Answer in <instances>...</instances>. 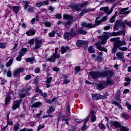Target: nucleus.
I'll list each match as a JSON object with an SVG mask.
<instances>
[{"instance_id":"f257e3e1","label":"nucleus","mask_w":131,"mask_h":131,"mask_svg":"<svg viewBox=\"0 0 131 131\" xmlns=\"http://www.w3.org/2000/svg\"><path fill=\"white\" fill-rule=\"evenodd\" d=\"M123 34V32L119 31V32H113V33L111 32H105L104 33L103 35L99 36V38L101 39V45H105L106 42H107V39L110 37V36H117L118 35H121V34Z\"/></svg>"},{"instance_id":"f03ea898","label":"nucleus","mask_w":131,"mask_h":131,"mask_svg":"<svg viewBox=\"0 0 131 131\" xmlns=\"http://www.w3.org/2000/svg\"><path fill=\"white\" fill-rule=\"evenodd\" d=\"M99 19H101V16H97L96 17L95 22L96 24H93L92 23H82V27L84 28H94L98 26V25H100L101 23L103 22H105V21H107V16H103L101 20H99Z\"/></svg>"},{"instance_id":"7ed1b4c3","label":"nucleus","mask_w":131,"mask_h":131,"mask_svg":"<svg viewBox=\"0 0 131 131\" xmlns=\"http://www.w3.org/2000/svg\"><path fill=\"white\" fill-rule=\"evenodd\" d=\"M28 43H29L31 47L34 45L33 47L34 50H38V49H40L42 45V40L38 38H32L29 40Z\"/></svg>"},{"instance_id":"20e7f679","label":"nucleus","mask_w":131,"mask_h":131,"mask_svg":"<svg viewBox=\"0 0 131 131\" xmlns=\"http://www.w3.org/2000/svg\"><path fill=\"white\" fill-rule=\"evenodd\" d=\"M92 122H95L96 120H97V118L96 117V112L94 110H92L90 112L89 117H87L86 119L85 120L83 126L81 128L82 130H85L88 128V126L85 125V123L89 121V119H90Z\"/></svg>"},{"instance_id":"39448f33","label":"nucleus","mask_w":131,"mask_h":131,"mask_svg":"<svg viewBox=\"0 0 131 131\" xmlns=\"http://www.w3.org/2000/svg\"><path fill=\"white\" fill-rule=\"evenodd\" d=\"M117 42L115 45L116 48H118L120 51H122L123 52H125L127 50V47H121V46H126V42L125 40H121L120 38L117 37Z\"/></svg>"},{"instance_id":"423d86ee","label":"nucleus","mask_w":131,"mask_h":131,"mask_svg":"<svg viewBox=\"0 0 131 131\" xmlns=\"http://www.w3.org/2000/svg\"><path fill=\"white\" fill-rule=\"evenodd\" d=\"M112 76H113V72L111 70L105 71L103 77H106V85L110 84V85H112L113 84V81L111 79Z\"/></svg>"},{"instance_id":"0eeeda50","label":"nucleus","mask_w":131,"mask_h":131,"mask_svg":"<svg viewBox=\"0 0 131 131\" xmlns=\"http://www.w3.org/2000/svg\"><path fill=\"white\" fill-rule=\"evenodd\" d=\"M63 17L64 19H66V20H70L67 21L65 25V27L67 29H69V27H70V25H71V23H72V22L76 21V18L73 17V16H71V15L64 14Z\"/></svg>"},{"instance_id":"6e6552de","label":"nucleus","mask_w":131,"mask_h":131,"mask_svg":"<svg viewBox=\"0 0 131 131\" xmlns=\"http://www.w3.org/2000/svg\"><path fill=\"white\" fill-rule=\"evenodd\" d=\"M105 74V71L103 72L97 71H91L89 72V75L93 79H98L100 77H104Z\"/></svg>"},{"instance_id":"1a4fd4ad","label":"nucleus","mask_w":131,"mask_h":131,"mask_svg":"<svg viewBox=\"0 0 131 131\" xmlns=\"http://www.w3.org/2000/svg\"><path fill=\"white\" fill-rule=\"evenodd\" d=\"M76 34V32L74 29H71V31L70 33L67 32L64 34L63 37L64 39H67V40H69L70 39H71L74 35Z\"/></svg>"},{"instance_id":"9d476101","label":"nucleus","mask_w":131,"mask_h":131,"mask_svg":"<svg viewBox=\"0 0 131 131\" xmlns=\"http://www.w3.org/2000/svg\"><path fill=\"white\" fill-rule=\"evenodd\" d=\"M58 48H55V53H53V55L49 58L48 59L47 61L49 62H55L56 59L60 58V55L58 54Z\"/></svg>"},{"instance_id":"9b49d317","label":"nucleus","mask_w":131,"mask_h":131,"mask_svg":"<svg viewBox=\"0 0 131 131\" xmlns=\"http://www.w3.org/2000/svg\"><path fill=\"white\" fill-rule=\"evenodd\" d=\"M116 56H117L118 60H120V61H121L123 63L125 62V59H124V52L122 51L117 52L116 53Z\"/></svg>"},{"instance_id":"f8f14e48","label":"nucleus","mask_w":131,"mask_h":131,"mask_svg":"<svg viewBox=\"0 0 131 131\" xmlns=\"http://www.w3.org/2000/svg\"><path fill=\"white\" fill-rule=\"evenodd\" d=\"M122 27H125V25L123 22H120L119 20H117L114 26V30H118V28H120Z\"/></svg>"},{"instance_id":"ddd939ff","label":"nucleus","mask_w":131,"mask_h":131,"mask_svg":"<svg viewBox=\"0 0 131 131\" xmlns=\"http://www.w3.org/2000/svg\"><path fill=\"white\" fill-rule=\"evenodd\" d=\"M77 47H81L83 46V48L85 49L87 47L89 46V42L88 41H84L83 40H79L76 42Z\"/></svg>"},{"instance_id":"4468645a","label":"nucleus","mask_w":131,"mask_h":131,"mask_svg":"<svg viewBox=\"0 0 131 131\" xmlns=\"http://www.w3.org/2000/svg\"><path fill=\"white\" fill-rule=\"evenodd\" d=\"M110 124V126L112 127V128H118L121 126V124H120V122L116 121H111Z\"/></svg>"},{"instance_id":"2eb2a0df","label":"nucleus","mask_w":131,"mask_h":131,"mask_svg":"<svg viewBox=\"0 0 131 131\" xmlns=\"http://www.w3.org/2000/svg\"><path fill=\"white\" fill-rule=\"evenodd\" d=\"M95 85H96L97 89L101 91V90H104L107 84L106 82H101L100 83H95Z\"/></svg>"},{"instance_id":"dca6fc26","label":"nucleus","mask_w":131,"mask_h":131,"mask_svg":"<svg viewBox=\"0 0 131 131\" xmlns=\"http://www.w3.org/2000/svg\"><path fill=\"white\" fill-rule=\"evenodd\" d=\"M24 71L25 70L23 68L17 69L13 71V74L14 77H19V76H20V73H21V72H24Z\"/></svg>"},{"instance_id":"f3484780","label":"nucleus","mask_w":131,"mask_h":131,"mask_svg":"<svg viewBox=\"0 0 131 131\" xmlns=\"http://www.w3.org/2000/svg\"><path fill=\"white\" fill-rule=\"evenodd\" d=\"M22 101V99L19 100H16L13 102V105L12 106L13 110H16V109H18L20 107V104H21V102Z\"/></svg>"},{"instance_id":"a211bd4d","label":"nucleus","mask_w":131,"mask_h":131,"mask_svg":"<svg viewBox=\"0 0 131 131\" xmlns=\"http://www.w3.org/2000/svg\"><path fill=\"white\" fill-rule=\"evenodd\" d=\"M110 41H112V42H113V41L115 42V43L114 44V47L112 49V52L113 54H115V53H116V52L117 51V49H118V48H117L115 46V45H116V43H117V41H118L117 37L111 38L110 39Z\"/></svg>"},{"instance_id":"6ab92c4d","label":"nucleus","mask_w":131,"mask_h":131,"mask_svg":"<svg viewBox=\"0 0 131 131\" xmlns=\"http://www.w3.org/2000/svg\"><path fill=\"white\" fill-rule=\"evenodd\" d=\"M128 10V9L127 8L121 9L119 11V14L120 15H125V16H127L130 12V11H127Z\"/></svg>"},{"instance_id":"aec40b11","label":"nucleus","mask_w":131,"mask_h":131,"mask_svg":"<svg viewBox=\"0 0 131 131\" xmlns=\"http://www.w3.org/2000/svg\"><path fill=\"white\" fill-rule=\"evenodd\" d=\"M35 33H36V31H35L34 29H30L26 32V34L28 36H32V35H34Z\"/></svg>"},{"instance_id":"412c9836","label":"nucleus","mask_w":131,"mask_h":131,"mask_svg":"<svg viewBox=\"0 0 131 131\" xmlns=\"http://www.w3.org/2000/svg\"><path fill=\"white\" fill-rule=\"evenodd\" d=\"M103 96L100 94H92V99L94 100H101V99H103Z\"/></svg>"},{"instance_id":"4be33fe9","label":"nucleus","mask_w":131,"mask_h":131,"mask_svg":"<svg viewBox=\"0 0 131 131\" xmlns=\"http://www.w3.org/2000/svg\"><path fill=\"white\" fill-rule=\"evenodd\" d=\"M61 79L64 84H67L70 82V79H69V78L66 76H62Z\"/></svg>"},{"instance_id":"5701e85b","label":"nucleus","mask_w":131,"mask_h":131,"mask_svg":"<svg viewBox=\"0 0 131 131\" xmlns=\"http://www.w3.org/2000/svg\"><path fill=\"white\" fill-rule=\"evenodd\" d=\"M96 46H97L98 50H99V51H101V52H107V49L106 48L102 47V46H101V43L100 42H97L96 43Z\"/></svg>"},{"instance_id":"b1692460","label":"nucleus","mask_w":131,"mask_h":131,"mask_svg":"<svg viewBox=\"0 0 131 131\" xmlns=\"http://www.w3.org/2000/svg\"><path fill=\"white\" fill-rule=\"evenodd\" d=\"M27 94H28V91L24 90L19 94V97L21 98H25Z\"/></svg>"},{"instance_id":"393cba45","label":"nucleus","mask_w":131,"mask_h":131,"mask_svg":"<svg viewBox=\"0 0 131 131\" xmlns=\"http://www.w3.org/2000/svg\"><path fill=\"white\" fill-rule=\"evenodd\" d=\"M52 79H53V78H52V77L47 78V80H46L47 88H50V86H51L50 83H51V82H52Z\"/></svg>"},{"instance_id":"a878e982","label":"nucleus","mask_w":131,"mask_h":131,"mask_svg":"<svg viewBox=\"0 0 131 131\" xmlns=\"http://www.w3.org/2000/svg\"><path fill=\"white\" fill-rule=\"evenodd\" d=\"M70 48H69V47L67 46V47H64L62 46L61 47V54H64V53H66V52L67 51V50H70Z\"/></svg>"},{"instance_id":"bb28decb","label":"nucleus","mask_w":131,"mask_h":131,"mask_svg":"<svg viewBox=\"0 0 131 131\" xmlns=\"http://www.w3.org/2000/svg\"><path fill=\"white\" fill-rule=\"evenodd\" d=\"M41 105V102H37L32 104L31 108H38Z\"/></svg>"},{"instance_id":"cd10ccee","label":"nucleus","mask_w":131,"mask_h":131,"mask_svg":"<svg viewBox=\"0 0 131 131\" xmlns=\"http://www.w3.org/2000/svg\"><path fill=\"white\" fill-rule=\"evenodd\" d=\"M29 4V2L28 3L27 1H23L22 5L24 6V9L25 10V11H26V10H27V8L29 7V5H28Z\"/></svg>"},{"instance_id":"c85d7f7f","label":"nucleus","mask_w":131,"mask_h":131,"mask_svg":"<svg viewBox=\"0 0 131 131\" xmlns=\"http://www.w3.org/2000/svg\"><path fill=\"white\" fill-rule=\"evenodd\" d=\"M27 48H23L21 49L20 52H19V54L23 57V56H24L26 54V53H27Z\"/></svg>"},{"instance_id":"c756f323","label":"nucleus","mask_w":131,"mask_h":131,"mask_svg":"<svg viewBox=\"0 0 131 131\" xmlns=\"http://www.w3.org/2000/svg\"><path fill=\"white\" fill-rule=\"evenodd\" d=\"M35 61V59L33 57H29V58L26 59V62H29V63H31V64H33Z\"/></svg>"},{"instance_id":"7c9ffc66","label":"nucleus","mask_w":131,"mask_h":131,"mask_svg":"<svg viewBox=\"0 0 131 131\" xmlns=\"http://www.w3.org/2000/svg\"><path fill=\"white\" fill-rule=\"evenodd\" d=\"M55 111V108L53 106H50L49 110L47 111L48 114H51V113Z\"/></svg>"},{"instance_id":"2f4dec72","label":"nucleus","mask_w":131,"mask_h":131,"mask_svg":"<svg viewBox=\"0 0 131 131\" xmlns=\"http://www.w3.org/2000/svg\"><path fill=\"white\" fill-rule=\"evenodd\" d=\"M12 9L15 14H18V12L19 11V6H13Z\"/></svg>"},{"instance_id":"473e14b6","label":"nucleus","mask_w":131,"mask_h":131,"mask_svg":"<svg viewBox=\"0 0 131 131\" xmlns=\"http://www.w3.org/2000/svg\"><path fill=\"white\" fill-rule=\"evenodd\" d=\"M19 128H20V124L18 123H16L13 127V131H17L19 129Z\"/></svg>"},{"instance_id":"72a5a7b5","label":"nucleus","mask_w":131,"mask_h":131,"mask_svg":"<svg viewBox=\"0 0 131 131\" xmlns=\"http://www.w3.org/2000/svg\"><path fill=\"white\" fill-rule=\"evenodd\" d=\"M120 131H129V129L128 128L125 127V126L121 125L120 127Z\"/></svg>"},{"instance_id":"f704fd0d","label":"nucleus","mask_w":131,"mask_h":131,"mask_svg":"<svg viewBox=\"0 0 131 131\" xmlns=\"http://www.w3.org/2000/svg\"><path fill=\"white\" fill-rule=\"evenodd\" d=\"M11 101V97L7 96L5 99V106H7Z\"/></svg>"},{"instance_id":"c9c22d12","label":"nucleus","mask_w":131,"mask_h":131,"mask_svg":"<svg viewBox=\"0 0 131 131\" xmlns=\"http://www.w3.org/2000/svg\"><path fill=\"white\" fill-rule=\"evenodd\" d=\"M13 62H14V60L13 59H10L9 61L6 63V67H10L12 64H13Z\"/></svg>"},{"instance_id":"e433bc0d","label":"nucleus","mask_w":131,"mask_h":131,"mask_svg":"<svg viewBox=\"0 0 131 131\" xmlns=\"http://www.w3.org/2000/svg\"><path fill=\"white\" fill-rule=\"evenodd\" d=\"M98 126H99V127H100V128L101 129H106V126H105V125H104L102 123H99L98 124Z\"/></svg>"},{"instance_id":"4c0bfd02","label":"nucleus","mask_w":131,"mask_h":131,"mask_svg":"<svg viewBox=\"0 0 131 131\" xmlns=\"http://www.w3.org/2000/svg\"><path fill=\"white\" fill-rule=\"evenodd\" d=\"M28 11H29V13H33L34 12V7L29 6Z\"/></svg>"},{"instance_id":"58836bf2","label":"nucleus","mask_w":131,"mask_h":131,"mask_svg":"<svg viewBox=\"0 0 131 131\" xmlns=\"http://www.w3.org/2000/svg\"><path fill=\"white\" fill-rule=\"evenodd\" d=\"M89 53H95V49H94V47H93V46H90L89 47Z\"/></svg>"},{"instance_id":"ea45409f","label":"nucleus","mask_w":131,"mask_h":131,"mask_svg":"<svg viewBox=\"0 0 131 131\" xmlns=\"http://www.w3.org/2000/svg\"><path fill=\"white\" fill-rule=\"evenodd\" d=\"M100 11H104L105 13H108V11H109V8L108 7H102L100 9Z\"/></svg>"},{"instance_id":"a19ab883","label":"nucleus","mask_w":131,"mask_h":131,"mask_svg":"<svg viewBox=\"0 0 131 131\" xmlns=\"http://www.w3.org/2000/svg\"><path fill=\"white\" fill-rule=\"evenodd\" d=\"M56 33V31H52L51 32L49 33V37H54L55 36V34Z\"/></svg>"},{"instance_id":"79ce46f5","label":"nucleus","mask_w":131,"mask_h":131,"mask_svg":"<svg viewBox=\"0 0 131 131\" xmlns=\"http://www.w3.org/2000/svg\"><path fill=\"white\" fill-rule=\"evenodd\" d=\"M122 118H124V119L127 120L128 119V118H129V117L126 113H124L122 115Z\"/></svg>"},{"instance_id":"37998d69","label":"nucleus","mask_w":131,"mask_h":131,"mask_svg":"<svg viewBox=\"0 0 131 131\" xmlns=\"http://www.w3.org/2000/svg\"><path fill=\"white\" fill-rule=\"evenodd\" d=\"M115 15H113L110 19V22L111 23H114L115 22Z\"/></svg>"},{"instance_id":"c03bdc74","label":"nucleus","mask_w":131,"mask_h":131,"mask_svg":"<svg viewBox=\"0 0 131 131\" xmlns=\"http://www.w3.org/2000/svg\"><path fill=\"white\" fill-rule=\"evenodd\" d=\"M6 47H7V45H6V43H0V48H1V49H6Z\"/></svg>"},{"instance_id":"a18cd8bd","label":"nucleus","mask_w":131,"mask_h":131,"mask_svg":"<svg viewBox=\"0 0 131 131\" xmlns=\"http://www.w3.org/2000/svg\"><path fill=\"white\" fill-rule=\"evenodd\" d=\"M79 32L80 33H81L82 34H86V33H88V32L86 31H84L81 29H80L79 30Z\"/></svg>"},{"instance_id":"49530a36","label":"nucleus","mask_w":131,"mask_h":131,"mask_svg":"<svg viewBox=\"0 0 131 131\" xmlns=\"http://www.w3.org/2000/svg\"><path fill=\"white\" fill-rule=\"evenodd\" d=\"M126 106L127 107L128 110L131 111V104H130L128 102H126Z\"/></svg>"},{"instance_id":"de8ad7c7","label":"nucleus","mask_w":131,"mask_h":131,"mask_svg":"<svg viewBox=\"0 0 131 131\" xmlns=\"http://www.w3.org/2000/svg\"><path fill=\"white\" fill-rule=\"evenodd\" d=\"M36 6L37 7V8H40L42 6V4L41 2H37L36 3Z\"/></svg>"},{"instance_id":"09e8293b","label":"nucleus","mask_w":131,"mask_h":131,"mask_svg":"<svg viewBox=\"0 0 131 131\" xmlns=\"http://www.w3.org/2000/svg\"><path fill=\"white\" fill-rule=\"evenodd\" d=\"M22 55L19 54V55L16 57V59L17 61H20L22 60Z\"/></svg>"},{"instance_id":"8fccbe9b","label":"nucleus","mask_w":131,"mask_h":131,"mask_svg":"<svg viewBox=\"0 0 131 131\" xmlns=\"http://www.w3.org/2000/svg\"><path fill=\"white\" fill-rule=\"evenodd\" d=\"M62 119L65 120V121H68L69 120V117H68V116H62Z\"/></svg>"},{"instance_id":"3c124183","label":"nucleus","mask_w":131,"mask_h":131,"mask_svg":"<svg viewBox=\"0 0 131 131\" xmlns=\"http://www.w3.org/2000/svg\"><path fill=\"white\" fill-rule=\"evenodd\" d=\"M35 92H36V93H39V94H40V95H42V91L38 88L36 89Z\"/></svg>"},{"instance_id":"603ef678","label":"nucleus","mask_w":131,"mask_h":131,"mask_svg":"<svg viewBox=\"0 0 131 131\" xmlns=\"http://www.w3.org/2000/svg\"><path fill=\"white\" fill-rule=\"evenodd\" d=\"M7 76H8V77H11L12 76V72H11V71H7Z\"/></svg>"},{"instance_id":"864d4df0","label":"nucleus","mask_w":131,"mask_h":131,"mask_svg":"<svg viewBox=\"0 0 131 131\" xmlns=\"http://www.w3.org/2000/svg\"><path fill=\"white\" fill-rule=\"evenodd\" d=\"M75 121L76 122H78V123H80V122H82V121H83V120H82L81 119L76 118Z\"/></svg>"},{"instance_id":"5fc2aeb1","label":"nucleus","mask_w":131,"mask_h":131,"mask_svg":"<svg viewBox=\"0 0 131 131\" xmlns=\"http://www.w3.org/2000/svg\"><path fill=\"white\" fill-rule=\"evenodd\" d=\"M42 4V6H47V5H49V1H46L43 2H41Z\"/></svg>"},{"instance_id":"6e6d98bb","label":"nucleus","mask_w":131,"mask_h":131,"mask_svg":"<svg viewBox=\"0 0 131 131\" xmlns=\"http://www.w3.org/2000/svg\"><path fill=\"white\" fill-rule=\"evenodd\" d=\"M44 25L46 27H51V23H50V22H45Z\"/></svg>"},{"instance_id":"4d7b16f0","label":"nucleus","mask_w":131,"mask_h":131,"mask_svg":"<svg viewBox=\"0 0 131 131\" xmlns=\"http://www.w3.org/2000/svg\"><path fill=\"white\" fill-rule=\"evenodd\" d=\"M112 103L114 104V105H116V106H119V103L117 102L115 100H113L112 101Z\"/></svg>"},{"instance_id":"13d9d810","label":"nucleus","mask_w":131,"mask_h":131,"mask_svg":"<svg viewBox=\"0 0 131 131\" xmlns=\"http://www.w3.org/2000/svg\"><path fill=\"white\" fill-rule=\"evenodd\" d=\"M43 127H45V125H39L38 127H37V129H38V131H39L40 130V129H41V128H43Z\"/></svg>"},{"instance_id":"bf43d9fd","label":"nucleus","mask_w":131,"mask_h":131,"mask_svg":"<svg viewBox=\"0 0 131 131\" xmlns=\"http://www.w3.org/2000/svg\"><path fill=\"white\" fill-rule=\"evenodd\" d=\"M88 12H89V11L86 10H83L81 12V13H80V16H83V14H86V13H88Z\"/></svg>"},{"instance_id":"052dcab7","label":"nucleus","mask_w":131,"mask_h":131,"mask_svg":"<svg viewBox=\"0 0 131 131\" xmlns=\"http://www.w3.org/2000/svg\"><path fill=\"white\" fill-rule=\"evenodd\" d=\"M31 78V76L30 75H28L26 76V77L25 78V80H29Z\"/></svg>"},{"instance_id":"680f3d73","label":"nucleus","mask_w":131,"mask_h":131,"mask_svg":"<svg viewBox=\"0 0 131 131\" xmlns=\"http://www.w3.org/2000/svg\"><path fill=\"white\" fill-rule=\"evenodd\" d=\"M36 19H35V18H33L30 21L31 24L32 25L33 24H35V20Z\"/></svg>"},{"instance_id":"e2e57ef3","label":"nucleus","mask_w":131,"mask_h":131,"mask_svg":"<svg viewBox=\"0 0 131 131\" xmlns=\"http://www.w3.org/2000/svg\"><path fill=\"white\" fill-rule=\"evenodd\" d=\"M87 3L88 2H84V3L80 4V7L81 8H83V7H84L86 5Z\"/></svg>"},{"instance_id":"0e129e2a","label":"nucleus","mask_w":131,"mask_h":131,"mask_svg":"<svg viewBox=\"0 0 131 131\" xmlns=\"http://www.w3.org/2000/svg\"><path fill=\"white\" fill-rule=\"evenodd\" d=\"M17 47L18 45L17 43H15L14 47L12 48V51H15V50H17Z\"/></svg>"},{"instance_id":"69168bd1","label":"nucleus","mask_w":131,"mask_h":131,"mask_svg":"<svg viewBox=\"0 0 131 131\" xmlns=\"http://www.w3.org/2000/svg\"><path fill=\"white\" fill-rule=\"evenodd\" d=\"M110 28H111L110 26H107L106 27H104L103 29L104 30H109V29H110Z\"/></svg>"},{"instance_id":"338daca9","label":"nucleus","mask_w":131,"mask_h":131,"mask_svg":"<svg viewBox=\"0 0 131 131\" xmlns=\"http://www.w3.org/2000/svg\"><path fill=\"white\" fill-rule=\"evenodd\" d=\"M49 10L50 11H51V12L52 13H53V12H54V7H52V6H50V7H49Z\"/></svg>"},{"instance_id":"774afa93","label":"nucleus","mask_w":131,"mask_h":131,"mask_svg":"<svg viewBox=\"0 0 131 131\" xmlns=\"http://www.w3.org/2000/svg\"><path fill=\"white\" fill-rule=\"evenodd\" d=\"M66 110H67V113H71L70 112V107L69 106L66 107Z\"/></svg>"}]
</instances>
